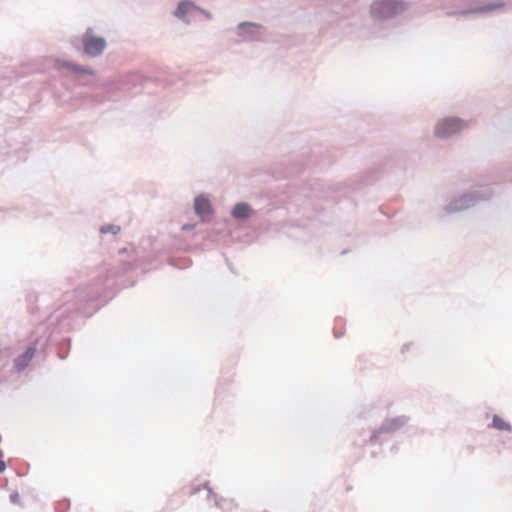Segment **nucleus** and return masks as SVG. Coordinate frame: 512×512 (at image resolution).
I'll return each mask as SVG.
<instances>
[{"label": "nucleus", "instance_id": "1", "mask_svg": "<svg viewBox=\"0 0 512 512\" xmlns=\"http://www.w3.org/2000/svg\"><path fill=\"white\" fill-rule=\"evenodd\" d=\"M133 265L124 263L119 272L126 273ZM118 271L107 270L105 277H98L88 286L78 287L73 292L63 294V302L49 316L50 324H55L60 332H68L79 328L83 319L91 317L100 305L96 301L100 298L105 300L112 297L111 291L116 284L115 276Z\"/></svg>", "mask_w": 512, "mask_h": 512}, {"label": "nucleus", "instance_id": "2", "mask_svg": "<svg viewBox=\"0 0 512 512\" xmlns=\"http://www.w3.org/2000/svg\"><path fill=\"white\" fill-rule=\"evenodd\" d=\"M493 194L494 192L489 185L480 186L469 192L463 193L443 206L441 211L438 213V217L442 218L444 215H450L469 209L480 201L490 200Z\"/></svg>", "mask_w": 512, "mask_h": 512}, {"label": "nucleus", "instance_id": "3", "mask_svg": "<svg viewBox=\"0 0 512 512\" xmlns=\"http://www.w3.org/2000/svg\"><path fill=\"white\" fill-rule=\"evenodd\" d=\"M409 8L410 2L404 0H374L369 13L374 23L381 25L403 14Z\"/></svg>", "mask_w": 512, "mask_h": 512}, {"label": "nucleus", "instance_id": "4", "mask_svg": "<svg viewBox=\"0 0 512 512\" xmlns=\"http://www.w3.org/2000/svg\"><path fill=\"white\" fill-rule=\"evenodd\" d=\"M230 31L235 33V37L231 38L234 44L262 42L266 37V28L259 23L251 21L240 22L235 29Z\"/></svg>", "mask_w": 512, "mask_h": 512}, {"label": "nucleus", "instance_id": "5", "mask_svg": "<svg viewBox=\"0 0 512 512\" xmlns=\"http://www.w3.org/2000/svg\"><path fill=\"white\" fill-rule=\"evenodd\" d=\"M506 6L505 2H482L481 0H465L463 6L450 13L455 16H468V15H492L497 10L503 9Z\"/></svg>", "mask_w": 512, "mask_h": 512}, {"label": "nucleus", "instance_id": "6", "mask_svg": "<svg viewBox=\"0 0 512 512\" xmlns=\"http://www.w3.org/2000/svg\"><path fill=\"white\" fill-rule=\"evenodd\" d=\"M81 45L83 56L97 58L104 53L107 47V41L105 37L96 35L92 27H87L81 36Z\"/></svg>", "mask_w": 512, "mask_h": 512}, {"label": "nucleus", "instance_id": "7", "mask_svg": "<svg viewBox=\"0 0 512 512\" xmlns=\"http://www.w3.org/2000/svg\"><path fill=\"white\" fill-rule=\"evenodd\" d=\"M468 122L460 117L448 116L438 121L434 134L439 139H447L465 129Z\"/></svg>", "mask_w": 512, "mask_h": 512}, {"label": "nucleus", "instance_id": "8", "mask_svg": "<svg viewBox=\"0 0 512 512\" xmlns=\"http://www.w3.org/2000/svg\"><path fill=\"white\" fill-rule=\"evenodd\" d=\"M342 188L343 187L341 184L331 185L325 184L320 180H315L308 186L303 188V194L306 197L335 200L336 197L334 196V194Z\"/></svg>", "mask_w": 512, "mask_h": 512}, {"label": "nucleus", "instance_id": "9", "mask_svg": "<svg viewBox=\"0 0 512 512\" xmlns=\"http://www.w3.org/2000/svg\"><path fill=\"white\" fill-rule=\"evenodd\" d=\"M409 420L410 418L405 415L384 419L380 427L371 434L370 443L375 444L379 442V436L382 434H391L399 431Z\"/></svg>", "mask_w": 512, "mask_h": 512}, {"label": "nucleus", "instance_id": "10", "mask_svg": "<svg viewBox=\"0 0 512 512\" xmlns=\"http://www.w3.org/2000/svg\"><path fill=\"white\" fill-rule=\"evenodd\" d=\"M52 332L48 331V327L39 326L35 333L31 335L30 346L35 347L36 353L47 355V348L52 339Z\"/></svg>", "mask_w": 512, "mask_h": 512}, {"label": "nucleus", "instance_id": "11", "mask_svg": "<svg viewBox=\"0 0 512 512\" xmlns=\"http://www.w3.org/2000/svg\"><path fill=\"white\" fill-rule=\"evenodd\" d=\"M56 67L58 69H64V68L69 69V70L73 71L74 73H76L78 75L77 80L82 85H86V86L94 85L93 81H82L81 80V76H84V75L93 76V77L96 76V71L91 67L82 66L80 64L74 63L69 60H59V59L56 61Z\"/></svg>", "mask_w": 512, "mask_h": 512}, {"label": "nucleus", "instance_id": "12", "mask_svg": "<svg viewBox=\"0 0 512 512\" xmlns=\"http://www.w3.org/2000/svg\"><path fill=\"white\" fill-rule=\"evenodd\" d=\"M194 209L195 213L203 217V219L206 216L211 217L214 214L211 202L208 198L204 197L203 195H199L194 200Z\"/></svg>", "mask_w": 512, "mask_h": 512}, {"label": "nucleus", "instance_id": "13", "mask_svg": "<svg viewBox=\"0 0 512 512\" xmlns=\"http://www.w3.org/2000/svg\"><path fill=\"white\" fill-rule=\"evenodd\" d=\"M148 78L143 76L139 72H132L125 76L122 81L123 89L128 91L137 88L138 86H142Z\"/></svg>", "mask_w": 512, "mask_h": 512}, {"label": "nucleus", "instance_id": "14", "mask_svg": "<svg viewBox=\"0 0 512 512\" xmlns=\"http://www.w3.org/2000/svg\"><path fill=\"white\" fill-rule=\"evenodd\" d=\"M253 213L254 211L251 205L247 202H238L233 206L231 210V216L237 220L249 219Z\"/></svg>", "mask_w": 512, "mask_h": 512}, {"label": "nucleus", "instance_id": "15", "mask_svg": "<svg viewBox=\"0 0 512 512\" xmlns=\"http://www.w3.org/2000/svg\"><path fill=\"white\" fill-rule=\"evenodd\" d=\"M35 352V347H31L30 345L27 347L26 351L21 355L17 356L14 360V366L18 371L24 370L29 362L32 360Z\"/></svg>", "mask_w": 512, "mask_h": 512}, {"label": "nucleus", "instance_id": "16", "mask_svg": "<svg viewBox=\"0 0 512 512\" xmlns=\"http://www.w3.org/2000/svg\"><path fill=\"white\" fill-rule=\"evenodd\" d=\"M195 5L193 2L189 0H182L178 3L177 8L173 12L174 16L177 17L179 20L189 23V19H187V14L189 11L194 8Z\"/></svg>", "mask_w": 512, "mask_h": 512}, {"label": "nucleus", "instance_id": "17", "mask_svg": "<svg viewBox=\"0 0 512 512\" xmlns=\"http://www.w3.org/2000/svg\"><path fill=\"white\" fill-rule=\"evenodd\" d=\"M71 348V338L65 337L57 343V355L61 360L67 358Z\"/></svg>", "mask_w": 512, "mask_h": 512}, {"label": "nucleus", "instance_id": "18", "mask_svg": "<svg viewBox=\"0 0 512 512\" xmlns=\"http://www.w3.org/2000/svg\"><path fill=\"white\" fill-rule=\"evenodd\" d=\"M492 427L501 431H512V426L509 422L503 420L500 416L494 415L492 419Z\"/></svg>", "mask_w": 512, "mask_h": 512}, {"label": "nucleus", "instance_id": "19", "mask_svg": "<svg viewBox=\"0 0 512 512\" xmlns=\"http://www.w3.org/2000/svg\"><path fill=\"white\" fill-rule=\"evenodd\" d=\"M204 487L207 489L208 498L214 497V499H215V506H217L218 508L223 509V510L226 509L224 504H229V503L226 500L222 499V498L219 499L217 494H215L213 492V490L208 486L207 482L204 484Z\"/></svg>", "mask_w": 512, "mask_h": 512}, {"label": "nucleus", "instance_id": "20", "mask_svg": "<svg viewBox=\"0 0 512 512\" xmlns=\"http://www.w3.org/2000/svg\"><path fill=\"white\" fill-rule=\"evenodd\" d=\"M120 230V226L114 224L103 225L100 227V233L102 234L111 233L113 235H116L120 232Z\"/></svg>", "mask_w": 512, "mask_h": 512}, {"label": "nucleus", "instance_id": "21", "mask_svg": "<svg viewBox=\"0 0 512 512\" xmlns=\"http://www.w3.org/2000/svg\"><path fill=\"white\" fill-rule=\"evenodd\" d=\"M69 506H70V502L68 500H63L56 505L55 511L56 512H66L68 510Z\"/></svg>", "mask_w": 512, "mask_h": 512}, {"label": "nucleus", "instance_id": "22", "mask_svg": "<svg viewBox=\"0 0 512 512\" xmlns=\"http://www.w3.org/2000/svg\"><path fill=\"white\" fill-rule=\"evenodd\" d=\"M374 173V171L368 172L361 180V185H370L373 183V181L376 179L375 177H372L371 175Z\"/></svg>", "mask_w": 512, "mask_h": 512}, {"label": "nucleus", "instance_id": "23", "mask_svg": "<svg viewBox=\"0 0 512 512\" xmlns=\"http://www.w3.org/2000/svg\"><path fill=\"white\" fill-rule=\"evenodd\" d=\"M9 498H10V502L12 504H19V502H20V496L17 491L11 493Z\"/></svg>", "mask_w": 512, "mask_h": 512}, {"label": "nucleus", "instance_id": "24", "mask_svg": "<svg viewBox=\"0 0 512 512\" xmlns=\"http://www.w3.org/2000/svg\"><path fill=\"white\" fill-rule=\"evenodd\" d=\"M111 98L108 97V96H100L99 94H95L93 95V100L97 101V102H103L105 100H110Z\"/></svg>", "mask_w": 512, "mask_h": 512}, {"label": "nucleus", "instance_id": "25", "mask_svg": "<svg viewBox=\"0 0 512 512\" xmlns=\"http://www.w3.org/2000/svg\"><path fill=\"white\" fill-rule=\"evenodd\" d=\"M333 334L335 338H340L343 335V332H338L336 328L333 329Z\"/></svg>", "mask_w": 512, "mask_h": 512}, {"label": "nucleus", "instance_id": "26", "mask_svg": "<svg viewBox=\"0 0 512 512\" xmlns=\"http://www.w3.org/2000/svg\"><path fill=\"white\" fill-rule=\"evenodd\" d=\"M6 469V463L3 460H0V473H3Z\"/></svg>", "mask_w": 512, "mask_h": 512}, {"label": "nucleus", "instance_id": "27", "mask_svg": "<svg viewBox=\"0 0 512 512\" xmlns=\"http://www.w3.org/2000/svg\"><path fill=\"white\" fill-rule=\"evenodd\" d=\"M409 350V344H404L402 349H401V352L402 354L406 353L407 351Z\"/></svg>", "mask_w": 512, "mask_h": 512}, {"label": "nucleus", "instance_id": "28", "mask_svg": "<svg viewBox=\"0 0 512 512\" xmlns=\"http://www.w3.org/2000/svg\"><path fill=\"white\" fill-rule=\"evenodd\" d=\"M190 228H191V226H190L189 224H185V225H183V227H182V229H183V230H188V229H190Z\"/></svg>", "mask_w": 512, "mask_h": 512}, {"label": "nucleus", "instance_id": "29", "mask_svg": "<svg viewBox=\"0 0 512 512\" xmlns=\"http://www.w3.org/2000/svg\"><path fill=\"white\" fill-rule=\"evenodd\" d=\"M199 490H200V488H199V487L194 488V489L192 490L191 494H195V493L199 492Z\"/></svg>", "mask_w": 512, "mask_h": 512}, {"label": "nucleus", "instance_id": "30", "mask_svg": "<svg viewBox=\"0 0 512 512\" xmlns=\"http://www.w3.org/2000/svg\"><path fill=\"white\" fill-rule=\"evenodd\" d=\"M316 163L312 160H309V162L306 164V166H311V165H315Z\"/></svg>", "mask_w": 512, "mask_h": 512}, {"label": "nucleus", "instance_id": "31", "mask_svg": "<svg viewBox=\"0 0 512 512\" xmlns=\"http://www.w3.org/2000/svg\"><path fill=\"white\" fill-rule=\"evenodd\" d=\"M302 169H303L302 167H301V168H298L295 172H296V173H300V172L302 171Z\"/></svg>", "mask_w": 512, "mask_h": 512}, {"label": "nucleus", "instance_id": "32", "mask_svg": "<svg viewBox=\"0 0 512 512\" xmlns=\"http://www.w3.org/2000/svg\"><path fill=\"white\" fill-rule=\"evenodd\" d=\"M207 18H211V14L209 12L206 13Z\"/></svg>", "mask_w": 512, "mask_h": 512}, {"label": "nucleus", "instance_id": "33", "mask_svg": "<svg viewBox=\"0 0 512 512\" xmlns=\"http://www.w3.org/2000/svg\"><path fill=\"white\" fill-rule=\"evenodd\" d=\"M341 321H342V319H341V318H337V319H336V323H339V322H341Z\"/></svg>", "mask_w": 512, "mask_h": 512}]
</instances>
